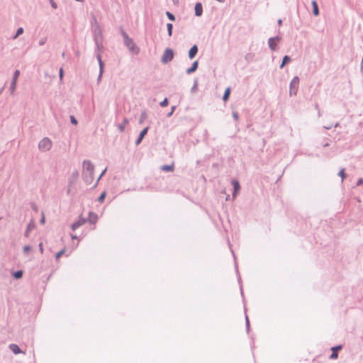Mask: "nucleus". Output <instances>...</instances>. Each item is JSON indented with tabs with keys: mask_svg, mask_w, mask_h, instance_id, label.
Listing matches in <instances>:
<instances>
[{
	"mask_svg": "<svg viewBox=\"0 0 363 363\" xmlns=\"http://www.w3.org/2000/svg\"><path fill=\"white\" fill-rule=\"evenodd\" d=\"M93 20H95V26H94L92 28L94 41H96V39L98 40H104L102 29L94 16H93Z\"/></svg>",
	"mask_w": 363,
	"mask_h": 363,
	"instance_id": "obj_1",
	"label": "nucleus"
},
{
	"mask_svg": "<svg viewBox=\"0 0 363 363\" xmlns=\"http://www.w3.org/2000/svg\"><path fill=\"white\" fill-rule=\"evenodd\" d=\"M123 43L133 55H137L140 53V48L136 45L132 38L125 40L123 41Z\"/></svg>",
	"mask_w": 363,
	"mask_h": 363,
	"instance_id": "obj_2",
	"label": "nucleus"
},
{
	"mask_svg": "<svg viewBox=\"0 0 363 363\" xmlns=\"http://www.w3.org/2000/svg\"><path fill=\"white\" fill-rule=\"evenodd\" d=\"M300 78L294 76L289 83V95L296 96L299 87Z\"/></svg>",
	"mask_w": 363,
	"mask_h": 363,
	"instance_id": "obj_3",
	"label": "nucleus"
},
{
	"mask_svg": "<svg viewBox=\"0 0 363 363\" xmlns=\"http://www.w3.org/2000/svg\"><path fill=\"white\" fill-rule=\"evenodd\" d=\"M52 140L48 138H43L38 143V149L41 152H47L52 148Z\"/></svg>",
	"mask_w": 363,
	"mask_h": 363,
	"instance_id": "obj_4",
	"label": "nucleus"
},
{
	"mask_svg": "<svg viewBox=\"0 0 363 363\" xmlns=\"http://www.w3.org/2000/svg\"><path fill=\"white\" fill-rule=\"evenodd\" d=\"M174 52L173 49L167 48L161 57L162 63L166 65L171 62L174 58Z\"/></svg>",
	"mask_w": 363,
	"mask_h": 363,
	"instance_id": "obj_5",
	"label": "nucleus"
},
{
	"mask_svg": "<svg viewBox=\"0 0 363 363\" xmlns=\"http://www.w3.org/2000/svg\"><path fill=\"white\" fill-rule=\"evenodd\" d=\"M281 40V37L279 35H276L274 37H271L268 39V46L269 48L272 51H277L279 49V43Z\"/></svg>",
	"mask_w": 363,
	"mask_h": 363,
	"instance_id": "obj_6",
	"label": "nucleus"
},
{
	"mask_svg": "<svg viewBox=\"0 0 363 363\" xmlns=\"http://www.w3.org/2000/svg\"><path fill=\"white\" fill-rule=\"evenodd\" d=\"M230 184L233 186L232 199L234 200L237 198L241 190V186L240 182L236 178H232L230 179Z\"/></svg>",
	"mask_w": 363,
	"mask_h": 363,
	"instance_id": "obj_7",
	"label": "nucleus"
},
{
	"mask_svg": "<svg viewBox=\"0 0 363 363\" xmlns=\"http://www.w3.org/2000/svg\"><path fill=\"white\" fill-rule=\"evenodd\" d=\"M21 72L19 69H15L13 74L12 79L11 82V84L9 86V91L11 94H13L16 89L17 84H18V79L20 77Z\"/></svg>",
	"mask_w": 363,
	"mask_h": 363,
	"instance_id": "obj_8",
	"label": "nucleus"
},
{
	"mask_svg": "<svg viewBox=\"0 0 363 363\" xmlns=\"http://www.w3.org/2000/svg\"><path fill=\"white\" fill-rule=\"evenodd\" d=\"M86 218L83 217L82 214L79 215L77 218L70 225V228L72 231H75L77 229L87 223Z\"/></svg>",
	"mask_w": 363,
	"mask_h": 363,
	"instance_id": "obj_9",
	"label": "nucleus"
},
{
	"mask_svg": "<svg viewBox=\"0 0 363 363\" xmlns=\"http://www.w3.org/2000/svg\"><path fill=\"white\" fill-rule=\"evenodd\" d=\"M104 40H98L96 39L94 41V56L96 57L97 55H101V54L104 52L105 48L103 45Z\"/></svg>",
	"mask_w": 363,
	"mask_h": 363,
	"instance_id": "obj_10",
	"label": "nucleus"
},
{
	"mask_svg": "<svg viewBox=\"0 0 363 363\" xmlns=\"http://www.w3.org/2000/svg\"><path fill=\"white\" fill-rule=\"evenodd\" d=\"M343 348V345H336L331 347V354L329 356L330 359H336L338 358V352L340 351Z\"/></svg>",
	"mask_w": 363,
	"mask_h": 363,
	"instance_id": "obj_11",
	"label": "nucleus"
},
{
	"mask_svg": "<svg viewBox=\"0 0 363 363\" xmlns=\"http://www.w3.org/2000/svg\"><path fill=\"white\" fill-rule=\"evenodd\" d=\"M149 129H150V127L146 126L139 133V134L135 141V144L136 146L139 145L142 143L143 140L144 139L145 135L147 134Z\"/></svg>",
	"mask_w": 363,
	"mask_h": 363,
	"instance_id": "obj_12",
	"label": "nucleus"
},
{
	"mask_svg": "<svg viewBox=\"0 0 363 363\" xmlns=\"http://www.w3.org/2000/svg\"><path fill=\"white\" fill-rule=\"evenodd\" d=\"M82 165L83 171H84L85 172H94V165L90 160H84Z\"/></svg>",
	"mask_w": 363,
	"mask_h": 363,
	"instance_id": "obj_13",
	"label": "nucleus"
},
{
	"mask_svg": "<svg viewBox=\"0 0 363 363\" xmlns=\"http://www.w3.org/2000/svg\"><path fill=\"white\" fill-rule=\"evenodd\" d=\"M230 250H231V252H232V255H233V259H234L235 269V272H236V275H237V278H238V282L239 284V288H240V287L242 286V279L240 277V274L238 270V262L236 261L235 255L234 253V251L232 249H230Z\"/></svg>",
	"mask_w": 363,
	"mask_h": 363,
	"instance_id": "obj_14",
	"label": "nucleus"
},
{
	"mask_svg": "<svg viewBox=\"0 0 363 363\" xmlns=\"http://www.w3.org/2000/svg\"><path fill=\"white\" fill-rule=\"evenodd\" d=\"M94 172H85L82 171V179L86 185L92 183L94 180Z\"/></svg>",
	"mask_w": 363,
	"mask_h": 363,
	"instance_id": "obj_15",
	"label": "nucleus"
},
{
	"mask_svg": "<svg viewBox=\"0 0 363 363\" xmlns=\"http://www.w3.org/2000/svg\"><path fill=\"white\" fill-rule=\"evenodd\" d=\"M86 219H89V220H87V223H89L91 225H95L96 223V222L98 221L99 216H98L97 213L90 211H89L88 217L86 218Z\"/></svg>",
	"mask_w": 363,
	"mask_h": 363,
	"instance_id": "obj_16",
	"label": "nucleus"
},
{
	"mask_svg": "<svg viewBox=\"0 0 363 363\" xmlns=\"http://www.w3.org/2000/svg\"><path fill=\"white\" fill-rule=\"evenodd\" d=\"M203 5L200 1H197L194 5V15L196 17H200L203 14Z\"/></svg>",
	"mask_w": 363,
	"mask_h": 363,
	"instance_id": "obj_17",
	"label": "nucleus"
},
{
	"mask_svg": "<svg viewBox=\"0 0 363 363\" xmlns=\"http://www.w3.org/2000/svg\"><path fill=\"white\" fill-rule=\"evenodd\" d=\"M35 228V223L34 221L30 220L26 225V228L24 231L23 235L25 238H29L30 231Z\"/></svg>",
	"mask_w": 363,
	"mask_h": 363,
	"instance_id": "obj_18",
	"label": "nucleus"
},
{
	"mask_svg": "<svg viewBox=\"0 0 363 363\" xmlns=\"http://www.w3.org/2000/svg\"><path fill=\"white\" fill-rule=\"evenodd\" d=\"M198 52H199V48H198L197 45L195 44V45H192L188 51V57L190 60H193L196 56Z\"/></svg>",
	"mask_w": 363,
	"mask_h": 363,
	"instance_id": "obj_19",
	"label": "nucleus"
},
{
	"mask_svg": "<svg viewBox=\"0 0 363 363\" xmlns=\"http://www.w3.org/2000/svg\"><path fill=\"white\" fill-rule=\"evenodd\" d=\"M199 67V60H195L192 62L191 65L186 69V74H191L195 72Z\"/></svg>",
	"mask_w": 363,
	"mask_h": 363,
	"instance_id": "obj_20",
	"label": "nucleus"
},
{
	"mask_svg": "<svg viewBox=\"0 0 363 363\" xmlns=\"http://www.w3.org/2000/svg\"><path fill=\"white\" fill-rule=\"evenodd\" d=\"M312 6V13L314 16H318L320 15V10L318 4L316 0L311 1Z\"/></svg>",
	"mask_w": 363,
	"mask_h": 363,
	"instance_id": "obj_21",
	"label": "nucleus"
},
{
	"mask_svg": "<svg viewBox=\"0 0 363 363\" xmlns=\"http://www.w3.org/2000/svg\"><path fill=\"white\" fill-rule=\"evenodd\" d=\"M9 348L14 354H19L23 353L20 347L17 344L11 343L9 345Z\"/></svg>",
	"mask_w": 363,
	"mask_h": 363,
	"instance_id": "obj_22",
	"label": "nucleus"
},
{
	"mask_svg": "<svg viewBox=\"0 0 363 363\" xmlns=\"http://www.w3.org/2000/svg\"><path fill=\"white\" fill-rule=\"evenodd\" d=\"M79 177V172L77 171H74L72 173L71 176L68 179L69 186H72L75 184L76 181Z\"/></svg>",
	"mask_w": 363,
	"mask_h": 363,
	"instance_id": "obj_23",
	"label": "nucleus"
},
{
	"mask_svg": "<svg viewBox=\"0 0 363 363\" xmlns=\"http://www.w3.org/2000/svg\"><path fill=\"white\" fill-rule=\"evenodd\" d=\"M292 59L291 56L285 55L281 60V62L279 65V69H283L286 65L291 62Z\"/></svg>",
	"mask_w": 363,
	"mask_h": 363,
	"instance_id": "obj_24",
	"label": "nucleus"
},
{
	"mask_svg": "<svg viewBox=\"0 0 363 363\" xmlns=\"http://www.w3.org/2000/svg\"><path fill=\"white\" fill-rule=\"evenodd\" d=\"M96 58L99 63V71H101V74H103L104 73V69H105V63L102 60V56L97 55Z\"/></svg>",
	"mask_w": 363,
	"mask_h": 363,
	"instance_id": "obj_25",
	"label": "nucleus"
},
{
	"mask_svg": "<svg viewBox=\"0 0 363 363\" xmlns=\"http://www.w3.org/2000/svg\"><path fill=\"white\" fill-rule=\"evenodd\" d=\"M160 169L165 172H172L174 169V164H163L161 166Z\"/></svg>",
	"mask_w": 363,
	"mask_h": 363,
	"instance_id": "obj_26",
	"label": "nucleus"
},
{
	"mask_svg": "<svg viewBox=\"0 0 363 363\" xmlns=\"http://www.w3.org/2000/svg\"><path fill=\"white\" fill-rule=\"evenodd\" d=\"M230 94H231V87L230 86L226 87L224 91L223 97H222V99L224 102H226L229 100Z\"/></svg>",
	"mask_w": 363,
	"mask_h": 363,
	"instance_id": "obj_27",
	"label": "nucleus"
},
{
	"mask_svg": "<svg viewBox=\"0 0 363 363\" xmlns=\"http://www.w3.org/2000/svg\"><path fill=\"white\" fill-rule=\"evenodd\" d=\"M23 271L22 269H18L16 271H13L11 272V276L15 279H20L23 277Z\"/></svg>",
	"mask_w": 363,
	"mask_h": 363,
	"instance_id": "obj_28",
	"label": "nucleus"
},
{
	"mask_svg": "<svg viewBox=\"0 0 363 363\" xmlns=\"http://www.w3.org/2000/svg\"><path fill=\"white\" fill-rule=\"evenodd\" d=\"M129 123V120L128 118H124L123 122L118 125V129L121 133L125 131V125Z\"/></svg>",
	"mask_w": 363,
	"mask_h": 363,
	"instance_id": "obj_29",
	"label": "nucleus"
},
{
	"mask_svg": "<svg viewBox=\"0 0 363 363\" xmlns=\"http://www.w3.org/2000/svg\"><path fill=\"white\" fill-rule=\"evenodd\" d=\"M24 32V29L22 27H19L17 28V30H16V33L12 35V36L11 37V38L12 40H15L16 38H18L21 35H22Z\"/></svg>",
	"mask_w": 363,
	"mask_h": 363,
	"instance_id": "obj_30",
	"label": "nucleus"
},
{
	"mask_svg": "<svg viewBox=\"0 0 363 363\" xmlns=\"http://www.w3.org/2000/svg\"><path fill=\"white\" fill-rule=\"evenodd\" d=\"M107 171V167H106L102 172L100 174V175L97 178V180L96 182H95V184L93 185V186L91 188V189H94L99 184V182L100 181V179H101V178L104 177V175L106 174Z\"/></svg>",
	"mask_w": 363,
	"mask_h": 363,
	"instance_id": "obj_31",
	"label": "nucleus"
},
{
	"mask_svg": "<svg viewBox=\"0 0 363 363\" xmlns=\"http://www.w3.org/2000/svg\"><path fill=\"white\" fill-rule=\"evenodd\" d=\"M337 175L341 177V182H343L344 180L347 177V174H346L345 172V168H341L338 173H337Z\"/></svg>",
	"mask_w": 363,
	"mask_h": 363,
	"instance_id": "obj_32",
	"label": "nucleus"
},
{
	"mask_svg": "<svg viewBox=\"0 0 363 363\" xmlns=\"http://www.w3.org/2000/svg\"><path fill=\"white\" fill-rule=\"evenodd\" d=\"M147 117L148 116L147 113V111L144 110L143 111H142L139 118V124H143L144 121L147 118Z\"/></svg>",
	"mask_w": 363,
	"mask_h": 363,
	"instance_id": "obj_33",
	"label": "nucleus"
},
{
	"mask_svg": "<svg viewBox=\"0 0 363 363\" xmlns=\"http://www.w3.org/2000/svg\"><path fill=\"white\" fill-rule=\"evenodd\" d=\"M66 252V248L64 247L62 249H61L60 251H58L57 253H55V258L56 260H58L62 255H64Z\"/></svg>",
	"mask_w": 363,
	"mask_h": 363,
	"instance_id": "obj_34",
	"label": "nucleus"
},
{
	"mask_svg": "<svg viewBox=\"0 0 363 363\" xmlns=\"http://www.w3.org/2000/svg\"><path fill=\"white\" fill-rule=\"evenodd\" d=\"M173 24L172 23H167V35L169 37H171L173 33Z\"/></svg>",
	"mask_w": 363,
	"mask_h": 363,
	"instance_id": "obj_35",
	"label": "nucleus"
},
{
	"mask_svg": "<svg viewBox=\"0 0 363 363\" xmlns=\"http://www.w3.org/2000/svg\"><path fill=\"white\" fill-rule=\"evenodd\" d=\"M198 91V79H194V84L191 88V93L194 94Z\"/></svg>",
	"mask_w": 363,
	"mask_h": 363,
	"instance_id": "obj_36",
	"label": "nucleus"
},
{
	"mask_svg": "<svg viewBox=\"0 0 363 363\" xmlns=\"http://www.w3.org/2000/svg\"><path fill=\"white\" fill-rule=\"evenodd\" d=\"M120 34L123 37V41L130 38L127 33V32L122 27H121L120 28Z\"/></svg>",
	"mask_w": 363,
	"mask_h": 363,
	"instance_id": "obj_37",
	"label": "nucleus"
},
{
	"mask_svg": "<svg viewBox=\"0 0 363 363\" xmlns=\"http://www.w3.org/2000/svg\"><path fill=\"white\" fill-rule=\"evenodd\" d=\"M254 57H255V54L254 53H252V52H249L247 54L245 55V60L247 62H251L253 61V59H254Z\"/></svg>",
	"mask_w": 363,
	"mask_h": 363,
	"instance_id": "obj_38",
	"label": "nucleus"
},
{
	"mask_svg": "<svg viewBox=\"0 0 363 363\" xmlns=\"http://www.w3.org/2000/svg\"><path fill=\"white\" fill-rule=\"evenodd\" d=\"M167 18L170 21H176V16L174 13H172V12L169 11H167L166 13H165Z\"/></svg>",
	"mask_w": 363,
	"mask_h": 363,
	"instance_id": "obj_39",
	"label": "nucleus"
},
{
	"mask_svg": "<svg viewBox=\"0 0 363 363\" xmlns=\"http://www.w3.org/2000/svg\"><path fill=\"white\" fill-rule=\"evenodd\" d=\"M106 196V191H104L101 193V194L97 198V201L99 203H103L105 201Z\"/></svg>",
	"mask_w": 363,
	"mask_h": 363,
	"instance_id": "obj_40",
	"label": "nucleus"
},
{
	"mask_svg": "<svg viewBox=\"0 0 363 363\" xmlns=\"http://www.w3.org/2000/svg\"><path fill=\"white\" fill-rule=\"evenodd\" d=\"M32 250V247L30 245H25L23 247V252L25 255H28Z\"/></svg>",
	"mask_w": 363,
	"mask_h": 363,
	"instance_id": "obj_41",
	"label": "nucleus"
},
{
	"mask_svg": "<svg viewBox=\"0 0 363 363\" xmlns=\"http://www.w3.org/2000/svg\"><path fill=\"white\" fill-rule=\"evenodd\" d=\"M64 77H65L64 69H63L62 67H60L59 69V79H60V82H62L63 81Z\"/></svg>",
	"mask_w": 363,
	"mask_h": 363,
	"instance_id": "obj_42",
	"label": "nucleus"
},
{
	"mask_svg": "<svg viewBox=\"0 0 363 363\" xmlns=\"http://www.w3.org/2000/svg\"><path fill=\"white\" fill-rule=\"evenodd\" d=\"M70 123L73 125H77L78 124V120L76 118V117L73 115L69 116Z\"/></svg>",
	"mask_w": 363,
	"mask_h": 363,
	"instance_id": "obj_43",
	"label": "nucleus"
},
{
	"mask_svg": "<svg viewBox=\"0 0 363 363\" xmlns=\"http://www.w3.org/2000/svg\"><path fill=\"white\" fill-rule=\"evenodd\" d=\"M169 105V99L165 97L162 101L160 103V106L161 107H166Z\"/></svg>",
	"mask_w": 363,
	"mask_h": 363,
	"instance_id": "obj_44",
	"label": "nucleus"
},
{
	"mask_svg": "<svg viewBox=\"0 0 363 363\" xmlns=\"http://www.w3.org/2000/svg\"><path fill=\"white\" fill-rule=\"evenodd\" d=\"M30 205L31 209L34 212H35V213L38 212V205H37V203L35 202H30Z\"/></svg>",
	"mask_w": 363,
	"mask_h": 363,
	"instance_id": "obj_45",
	"label": "nucleus"
},
{
	"mask_svg": "<svg viewBox=\"0 0 363 363\" xmlns=\"http://www.w3.org/2000/svg\"><path fill=\"white\" fill-rule=\"evenodd\" d=\"M176 108H177V106H175V105L174 106H172L170 111L167 113L166 116L167 118H170L173 115V113H174V111L176 110Z\"/></svg>",
	"mask_w": 363,
	"mask_h": 363,
	"instance_id": "obj_46",
	"label": "nucleus"
},
{
	"mask_svg": "<svg viewBox=\"0 0 363 363\" xmlns=\"http://www.w3.org/2000/svg\"><path fill=\"white\" fill-rule=\"evenodd\" d=\"M232 116L235 121H238L240 118V115L237 111H233Z\"/></svg>",
	"mask_w": 363,
	"mask_h": 363,
	"instance_id": "obj_47",
	"label": "nucleus"
},
{
	"mask_svg": "<svg viewBox=\"0 0 363 363\" xmlns=\"http://www.w3.org/2000/svg\"><path fill=\"white\" fill-rule=\"evenodd\" d=\"M40 223L44 225L45 223V216L43 211L41 212V218L40 219Z\"/></svg>",
	"mask_w": 363,
	"mask_h": 363,
	"instance_id": "obj_48",
	"label": "nucleus"
},
{
	"mask_svg": "<svg viewBox=\"0 0 363 363\" xmlns=\"http://www.w3.org/2000/svg\"><path fill=\"white\" fill-rule=\"evenodd\" d=\"M244 309H245V324H248V323H250V319H249V317L247 314V312H246V308L245 306H244Z\"/></svg>",
	"mask_w": 363,
	"mask_h": 363,
	"instance_id": "obj_49",
	"label": "nucleus"
},
{
	"mask_svg": "<svg viewBox=\"0 0 363 363\" xmlns=\"http://www.w3.org/2000/svg\"><path fill=\"white\" fill-rule=\"evenodd\" d=\"M49 2L52 9H56L57 8V4L54 0H49Z\"/></svg>",
	"mask_w": 363,
	"mask_h": 363,
	"instance_id": "obj_50",
	"label": "nucleus"
},
{
	"mask_svg": "<svg viewBox=\"0 0 363 363\" xmlns=\"http://www.w3.org/2000/svg\"><path fill=\"white\" fill-rule=\"evenodd\" d=\"M240 291L241 296L242 298V302H243L244 304H245V298L244 291H243V287L242 286L240 287Z\"/></svg>",
	"mask_w": 363,
	"mask_h": 363,
	"instance_id": "obj_51",
	"label": "nucleus"
},
{
	"mask_svg": "<svg viewBox=\"0 0 363 363\" xmlns=\"http://www.w3.org/2000/svg\"><path fill=\"white\" fill-rule=\"evenodd\" d=\"M46 41H47V38H41L39 40V42H38V45L40 46H43V45H44L45 44Z\"/></svg>",
	"mask_w": 363,
	"mask_h": 363,
	"instance_id": "obj_52",
	"label": "nucleus"
},
{
	"mask_svg": "<svg viewBox=\"0 0 363 363\" xmlns=\"http://www.w3.org/2000/svg\"><path fill=\"white\" fill-rule=\"evenodd\" d=\"M363 185V178L360 177L357 179L356 186H361Z\"/></svg>",
	"mask_w": 363,
	"mask_h": 363,
	"instance_id": "obj_53",
	"label": "nucleus"
},
{
	"mask_svg": "<svg viewBox=\"0 0 363 363\" xmlns=\"http://www.w3.org/2000/svg\"><path fill=\"white\" fill-rule=\"evenodd\" d=\"M38 247H39V251L40 252V253H43L44 248H43V242H40L38 245Z\"/></svg>",
	"mask_w": 363,
	"mask_h": 363,
	"instance_id": "obj_54",
	"label": "nucleus"
},
{
	"mask_svg": "<svg viewBox=\"0 0 363 363\" xmlns=\"http://www.w3.org/2000/svg\"><path fill=\"white\" fill-rule=\"evenodd\" d=\"M102 76L103 74H101V71L99 72V75H98V77H97V84H99L101 81V79H102Z\"/></svg>",
	"mask_w": 363,
	"mask_h": 363,
	"instance_id": "obj_55",
	"label": "nucleus"
},
{
	"mask_svg": "<svg viewBox=\"0 0 363 363\" xmlns=\"http://www.w3.org/2000/svg\"><path fill=\"white\" fill-rule=\"evenodd\" d=\"M70 237L72 240H80L79 237L75 234H71Z\"/></svg>",
	"mask_w": 363,
	"mask_h": 363,
	"instance_id": "obj_56",
	"label": "nucleus"
},
{
	"mask_svg": "<svg viewBox=\"0 0 363 363\" xmlns=\"http://www.w3.org/2000/svg\"><path fill=\"white\" fill-rule=\"evenodd\" d=\"M245 327H246V332L247 334H249L250 331V323L245 324Z\"/></svg>",
	"mask_w": 363,
	"mask_h": 363,
	"instance_id": "obj_57",
	"label": "nucleus"
},
{
	"mask_svg": "<svg viewBox=\"0 0 363 363\" xmlns=\"http://www.w3.org/2000/svg\"><path fill=\"white\" fill-rule=\"evenodd\" d=\"M250 347H251L252 350H253V348L255 347V340H254L253 337H251Z\"/></svg>",
	"mask_w": 363,
	"mask_h": 363,
	"instance_id": "obj_58",
	"label": "nucleus"
},
{
	"mask_svg": "<svg viewBox=\"0 0 363 363\" xmlns=\"http://www.w3.org/2000/svg\"><path fill=\"white\" fill-rule=\"evenodd\" d=\"M71 186H69V184L67 185V188L66 189V193L67 195L70 194L71 193Z\"/></svg>",
	"mask_w": 363,
	"mask_h": 363,
	"instance_id": "obj_59",
	"label": "nucleus"
},
{
	"mask_svg": "<svg viewBox=\"0 0 363 363\" xmlns=\"http://www.w3.org/2000/svg\"><path fill=\"white\" fill-rule=\"evenodd\" d=\"M282 23H283V21H282V19L279 18V19L277 20V25H278L279 26H282Z\"/></svg>",
	"mask_w": 363,
	"mask_h": 363,
	"instance_id": "obj_60",
	"label": "nucleus"
},
{
	"mask_svg": "<svg viewBox=\"0 0 363 363\" xmlns=\"http://www.w3.org/2000/svg\"><path fill=\"white\" fill-rule=\"evenodd\" d=\"M330 145V144L328 143H325L323 145V147H328Z\"/></svg>",
	"mask_w": 363,
	"mask_h": 363,
	"instance_id": "obj_61",
	"label": "nucleus"
},
{
	"mask_svg": "<svg viewBox=\"0 0 363 363\" xmlns=\"http://www.w3.org/2000/svg\"><path fill=\"white\" fill-rule=\"evenodd\" d=\"M91 23L92 27H93L94 26H95V20H93V19H92V20H91Z\"/></svg>",
	"mask_w": 363,
	"mask_h": 363,
	"instance_id": "obj_62",
	"label": "nucleus"
},
{
	"mask_svg": "<svg viewBox=\"0 0 363 363\" xmlns=\"http://www.w3.org/2000/svg\"><path fill=\"white\" fill-rule=\"evenodd\" d=\"M4 87H5V85H4L3 87H1V88L0 89V95H1V93L3 92V91H4Z\"/></svg>",
	"mask_w": 363,
	"mask_h": 363,
	"instance_id": "obj_63",
	"label": "nucleus"
},
{
	"mask_svg": "<svg viewBox=\"0 0 363 363\" xmlns=\"http://www.w3.org/2000/svg\"><path fill=\"white\" fill-rule=\"evenodd\" d=\"M325 129H327V130H329L331 128V126H324L323 127Z\"/></svg>",
	"mask_w": 363,
	"mask_h": 363,
	"instance_id": "obj_64",
	"label": "nucleus"
}]
</instances>
